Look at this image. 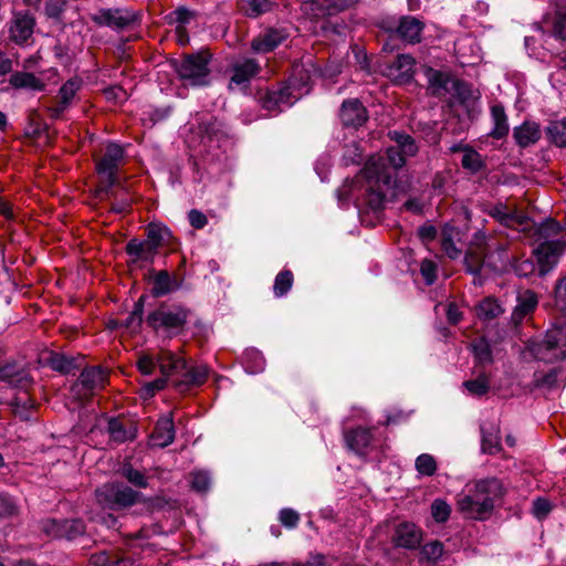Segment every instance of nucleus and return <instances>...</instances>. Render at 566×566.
Listing matches in <instances>:
<instances>
[{"label":"nucleus","mask_w":566,"mask_h":566,"mask_svg":"<svg viewBox=\"0 0 566 566\" xmlns=\"http://www.w3.org/2000/svg\"><path fill=\"white\" fill-rule=\"evenodd\" d=\"M532 238L537 244L533 250L538 272L542 276L551 272L559 262L566 248V231L556 220L548 218L533 224Z\"/></svg>","instance_id":"obj_1"},{"label":"nucleus","mask_w":566,"mask_h":566,"mask_svg":"<svg viewBox=\"0 0 566 566\" xmlns=\"http://www.w3.org/2000/svg\"><path fill=\"white\" fill-rule=\"evenodd\" d=\"M503 494L502 482L496 478L480 480L467 494H460L458 510L467 518L483 521L493 509L495 499Z\"/></svg>","instance_id":"obj_2"},{"label":"nucleus","mask_w":566,"mask_h":566,"mask_svg":"<svg viewBox=\"0 0 566 566\" xmlns=\"http://www.w3.org/2000/svg\"><path fill=\"white\" fill-rule=\"evenodd\" d=\"M366 180L361 203L377 213L385 208L388 195L394 186V176L381 158H369L363 169Z\"/></svg>","instance_id":"obj_3"},{"label":"nucleus","mask_w":566,"mask_h":566,"mask_svg":"<svg viewBox=\"0 0 566 566\" xmlns=\"http://www.w3.org/2000/svg\"><path fill=\"white\" fill-rule=\"evenodd\" d=\"M124 159V149L120 145L111 143L106 147L104 156L97 161L96 169L102 177V184L97 188V197L102 200L117 199L119 192L114 187L120 186L117 171Z\"/></svg>","instance_id":"obj_4"},{"label":"nucleus","mask_w":566,"mask_h":566,"mask_svg":"<svg viewBox=\"0 0 566 566\" xmlns=\"http://www.w3.org/2000/svg\"><path fill=\"white\" fill-rule=\"evenodd\" d=\"M191 314V311L180 304L161 303L146 317L147 325L155 332L163 331L168 336L179 335Z\"/></svg>","instance_id":"obj_5"},{"label":"nucleus","mask_w":566,"mask_h":566,"mask_svg":"<svg viewBox=\"0 0 566 566\" xmlns=\"http://www.w3.org/2000/svg\"><path fill=\"white\" fill-rule=\"evenodd\" d=\"M211 54L206 51L185 55L172 62L181 81L191 86H206L210 83L209 62Z\"/></svg>","instance_id":"obj_6"},{"label":"nucleus","mask_w":566,"mask_h":566,"mask_svg":"<svg viewBox=\"0 0 566 566\" xmlns=\"http://www.w3.org/2000/svg\"><path fill=\"white\" fill-rule=\"evenodd\" d=\"M96 500L105 509L120 510L140 502L142 493L122 482H112L96 490Z\"/></svg>","instance_id":"obj_7"},{"label":"nucleus","mask_w":566,"mask_h":566,"mask_svg":"<svg viewBox=\"0 0 566 566\" xmlns=\"http://www.w3.org/2000/svg\"><path fill=\"white\" fill-rule=\"evenodd\" d=\"M533 354L545 363L566 358V325L549 329L544 339L534 345Z\"/></svg>","instance_id":"obj_8"},{"label":"nucleus","mask_w":566,"mask_h":566,"mask_svg":"<svg viewBox=\"0 0 566 566\" xmlns=\"http://www.w3.org/2000/svg\"><path fill=\"white\" fill-rule=\"evenodd\" d=\"M391 139L395 145L387 148L386 156H371L370 158H381L385 160L386 167L395 177V170L401 168L406 164V158L415 156L418 146L415 139L407 134L394 132Z\"/></svg>","instance_id":"obj_9"},{"label":"nucleus","mask_w":566,"mask_h":566,"mask_svg":"<svg viewBox=\"0 0 566 566\" xmlns=\"http://www.w3.org/2000/svg\"><path fill=\"white\" fill-rule=\"evenodd\" d=\"M90 19L97 27H107L116 31L133 25L138 14L127 8H99L90 14Z\"/></svg>","instance_id":"obj_10"},{"label":"nucleus","mask_w":566,"mask_h":566,"mask_svg":"<svg viewBox=\"0 0 566 566\" xmlns=\"http://www.w3.org/2000/svg\"><path fill=\"white\" fill-rule=\"evenodd\" d=\"M358 0H307L302 11L313 19H326L352 8Z\"/></svg>","instance_id":"obj_11"},{"label":"nucleus","mask_w":566,"mask_h":566,"mask_svg":"<svg viewBox=\"0 0 566 566\" xmlns=\"http://www.w3.org/2000/svg\"><path fill=\"white\" fill-rule=\"evenodd\" d=\"M35 27L34 17L27 11L14 12L12 19L7 24L8 39L18 44H29L32 39Z\"/></svg>","instance_id":"obj_12"},{"label":"nucleus","mask_w":566,"mask_h":566,"mask_svg":"<svg viewBox=\"0 0 566 566\" xmlns=\"http://www.w3.org/2000/svg\"><path fill=\"white\" fill-rule=\"evenodd\" d=\"M42 530L49 536L72 541L85 533V524L78 518L63 521L46 520L42 523Z\"/></svg>","instance_id":"obj_13"},{"label":"nucleus","mask_w":566,"mask_h":566,"mask_svg":"<svg viewBox=\"0 0 566 566\" xmlns=\"http://www.w3.org/2000/svg\"><path fill=\"white\" fill-rule=\"evenodd\" d=\"M83 81L78 76L67 80L59 90L56 95V105L48 107L52 119H60L63 113L69 109L77 92L81 90Z\"/></svg>","instance_id":"obj_14"},{"label":"nucleus","mask_w":566,"mask_h":566,"mask_svg":"<svg viewBox=\"0 0 566 566\" xmlns=\"http://www.w3.org/2000/svg\"><path fill=\"white\" fill-rule=\"evenodd\" d=\"M294 81L290 80L289 83L279 90L269 91L261 97L262 107L270 112H282L284 107L292 106L298 98L293 92Z\"/></svg>","instance_id":"obj_15"},{"label":"nucleus","mask_w":566,"mask_h":566,"mask_svg":"<svg viewBox=\"0 0 566 566\" xmlns=\"http://www.w3.org/2000/svg\"><path fill=\"white\" fill-rule=\"evenodd\" d=\"M339 119L344 127L358 128L368 119V113L357 98L345 99L339 108Z\"/></svg>","instance_id":"obj_16"},{"label":"nucleus","mask_w":566,"mask_h":566,"mask_svg":"<svg viewBox=\"0 0 566 566\" xmlns=\"http://www.w3.org/2000/svg\"><path fill=\"white\" fill-rule=\"evenodd\" d=\"M392 541L398 547L416 549L422 541V532L413 523H400L395 530Z\"/></svg>","instance_id":"obj_17"},{"label":"nucleus","mask_w":566,"mask_h":566,"mask_svg":"<svg viewBox=\"0 0 566 566\" xmlns=\"http://www.w3.org/2000/svg\"><path fill=\"white\" fill-rule=\"evenodd\" d=\"M106 431L109 440L116 444L133 441L137 436L135 423L115 417L108 419Z\"/></svg>","instance_id":"obj_18"},{"label":"nucleus","mask_w":566,"mask_h":566,"mask_svg":"<svg viewBox=\"0 0 566 566\" xmlns=\"http://www.w3.org/2000/svg\"><path fill=\"white\" fill-rule=\"evenodd\" d=\"M175 424L172 415H166L157 420L155 429L150 434V443L154 447L165 448L171 444L175 440Z\"/></svg>","instance_id":"obj_19"},{"label":"nucleus","mask_w":566,"mask_h":566,"mask_svg":"<svg viewBox=\"0 0 566 566\" xmlns=\"http://www.w3.org/2000/svg\"><path fill=\"white\" fill-rule=\"evenodd\" d=\"M287 34L281 29H268L251 42V49L254 53H268L277 48Z\"/></svg>","instance_id":"obj_20"},{"label":"nucleus","mask_w":566,"mask_h":566,"mask_svg":"<svg viewBox=\"0 0 566 566\" xmlns=\"http://www.w3.org/2000/svg\"><path fill=\"white\" fill-rule=\"evenodd\" d=\"M0 381L9 382L19 388H27L32 378L28 370L15 361L7 363L0 366Z\"/></svg>","instance_id":"obj_21"},{"label":"nucleus","mask_w":566,"mask_h":566,"mask_svg":"<svg viewBox=\"0 0 566 566\" xmlns=\"http://www.w3.org/2000/svg\"><path fill=\"white\" fill-rule=\"evenodd\" d=\"M125 251L128 254V256L130 258V262L134 264L153 263L155 260V256L158 253V250H156L146 240L140 241L135 238L127 242Z\"/></svg>","instance_id":"obj_22"},{"label":"nucleus","mask_w":566,"mask_h":566,"mask_svg":"<svg viewBox=\"0 0 566 566\" xmlns=\"http://www.w3.org/2000/svg\"><path fill=\"white\" fill-rule=\"evenodd\" d=\"M416 60L409 54H399L395 61L388 65L387 75L396 82H408L415 71Z\"/></svg>","instance_id":"obj_23"},{"label":"nucleus","mask_w":566,"mask_h":566,"mask_svg":"<svg viewBox=\"0 0 566 566\" xmlns=\"http://www.w3.org/2000/svg\"><path fill=\"white\" fill-rule=\"evenodd\" d=\"M424 22L416 17H401L397 27L398 35L406 42L416 44L421 41Z\"/></svg>","instance_id":"obj_24"},{"label":"nucleus","mask_w":566,"mask_h":566,"mask_svg":"<svg viewBox=\"0 0 566 566\" xmlns=\"http://www.w3.org/2000/svg\"><path fill=\"white\" fill-rule=\"evenodd\" d=\"M537 303V296L533 291L526 290L520 293L517 296V304L511 316L512 323L515 326L520 325L523 319L536 308Z\"/></svg>","instance_id":"obj_25"},{"label":"nucleus","mask_w":566,"mask_h":566,"mask_svg":"<svg viewBox=\"0 0 566 566\" xmlns=\"http://www.w3.org/2000/svg\"><path fill=\"white\" fill-rule=\"evenodd\" d=\"M260 71V65L253 59H245L241 62H237L232 65V76L230 80V86L247 85L252 77H254Z\"/></svg>","instance_id":"obj_26"},{"label":"nucleus","mask_w":566,"mask_h":566,"mask_svg":"<svg viewBox=\"0 0 566 566\" xmlns=\"http://www.w3.org/2000/svg\"><path fill=\"white\" fill-rule=\"evenodd\" d=\"M107 381V375L101 366L84 368L78 377V382L87 391L103 389Z\"/></svg>","instance_id":"obj_27"},{"label":"nucleus","mask_w":566,"mask_h":566,"mask_svg":"<svg viewBox=\"0 0 566 566\" xmlns=\"http://www.w3.org/2000/svg\"><path fill=\"white\" fill-rule=\"evenodd\" d=\"M481 449L482 452L495 454L501 451L500 428L495 423L481 426Z\"/></svg>","instance_id":"obj_28"},{"label":"nucleus","mask_w":566,"mask_h":566,"mask_svg":"<svg viewBox=\"0 0 566 566\" xmlns=\"http://www.w3.org/2000/svg\"><path fill=\"white\" fill-rule=\"evenodd\" d=\"M371 438L370 430L360 427L345 433L346 446L359 455L366 454Z\"/></svg>","instance_id":"obj_29"},{"label":"nucleus","mask_w":566,"mask_h":566,"mask_svg":"<svg viewBox=\"0 0 566 566\" xmlns=\"http://www.w3.org/2000/svg\"><path fill=\"white\" fill-rule=\"evenodd\" d=\"M513 137L518 146L528 147L539 139V126L534 122H525L514 128Z\"/></svg>","instance_id":"obj_30"},{"label":"nucleus","mask_w":566,"mask_h":566,"mask_svg":"<svg viewBox=\"0 0 566 566\" xmlns=\"http://www.w3.org/2000/svg\"><path fill=\"white\" fill-rule=\"evenodd\" d=\"M9 84L14 88H24L34 92H42L45 88V83L33 73L29 72H15L11 74Z\"/></svg>","instance_id":"obj_31"},{"label":"nucleus","mask_w":566,"mask_h":566,"mask_svg":"<svg viewBox=\"0 0 566 566\" xmlns=\"http://www.w3.org/2000/svg\"><path fill=\"white\" fill-rule=\"evenodd\" d=\"M485 255L486 252H483L482 250H475L474 248H469L465 253L464 265L467 271L474 275L475 284H482L480 274L485 265Z\"/></svg>","instance_id":"obj_32"},{"label":"nucleus","mask_w":566,"mask_h":566,"mask_svg":"<svg viewBox=\"0 0 566 566\" xmlns=\"http://www.w3.org/2000/svg\"><path fill=\"white\" fill-rule=\"evenodd\" d=\"M208 377V367L206 365H189L181 371V380L176 384L178 388L182 386H199Z\"/></svg>","instance_id":"obj_33"},{"label":"nucleus","mask_w":566,"mask_h":566,"mask_svg":"<svg viewBox=\"0 0 566 566\" xmlns=\"http://www.w3.org/2000/svg\"><path fill=\"white\" fill-rule=\"evenodd\" d=\"M180 287V283L176 277L171 276L167 271H159L154 277V286L151 293L154 296H164Z\"/></svg>","instance_id":"obj_34"},{"label":"nucleus","mask_w":566,"mask_h":566,"mask_svg":"<svg viewBox=\"0 0 566 566\" xmlns=\"http://www.w3.org/2000/svg\"><path fill=\"white\" fill-rule=\"evenodd\" d=\"M491 116L493 120V128L489 135L496 139L503 138L509 133L507 117L504 107L501 105H493L491 107Z\"/></svg>","instance_id":"obj_35"},{"label":"nucleus","mask_w":566,"mask_h":566,"mask_svg":"<svg viewBox=\"0 0 566 566\" xmlns=\"http://www.w3.org/2000/svg\"><path fill=\"white\" fill-rule=\"evenodd\" d=\"M476 316L484 322H490L503 313L502 306L495 298L486 297L476 305Z\"/></svg>","instance_id":"obj_36"},{"label":"nucleus","mask_w":566,"mask_h":566,"mask_svg":"<svg viewBox=\"0 0 566 566\" xmlns=\"http://www.w3.org/2000/svg\"><path fill=\"white\" fill-rule=\"evenodd\" d=\"M424 75L428 82V90L431 91V94L439 95L443 91H447V85L450 78L446 73L432 67H427Z\"/></svg>","instance_id":"obj_37"},{"label":"nucleus","mask_w":566,"mask_h":566,"mask_svg":"<svg viewBox=\"0 0 566 566\" xmlns=\"http://www.w3.org/2000/svg\"><path fill=\"white\" fill-rule=\"evenodd\" d=\"M157 363L159 365L160 373L164 376H169L172 374H179L181 376V371L187 369V361L184 358L172 354L163 356L157 360Z\"/></svg>","instance_id":"obj_38"},{"label":"nucleus","mask_w":566,"mask_h":566,"mask_svg":"<svg viewBox=\"0 0 566 566\" xmlns=\"http://www.w3.org/2000/svg\"><path fill=\"white\" fill-rule=\"evenodd\" d=\"M171 237L170 230L158 223H150L147 228L146 241L158 250Z\"/></svg>","instance_id":"obj_39"},{"label":"nucleus","mask_w":566,"mask_h":566,"mask_svg":"<svg viewBox=\"0 0 566 566\" xmlns=\"http://www.w3.org/2000/svg\"><path fill=\"white\" fill-rule=\"evenodd\" d=\"M119 474L136 488L146 489L148 486V478L129 462L120 467Z\"/></svg>","instance_id":"obj_40"},{"label":"nucleus","mask_w":566,"mask_h":566,"mask_svg":"<svg viewBox=\"0 0 566 566\" xmlns=\"http://www.w3.org/2000/svg\"><path fill=\"white\" fill-rule=\"evenodd\" d=\"M549 140L557 147H566V118L551 122L546 127Z\"/></svg>","instance_id":"obj_41"},{"label":"nucleus","mask_w":566,"mask_h":566,"mask_svg":"<svg viewBox=\"0 0 566 566\" xmlns=\"http://www.w3.org/2000/svg\"><path fill=\"white\" fill-rule=\"evenodd\" d=\"M294 282L293 273L290 270H283L277 273L273 284V293L276 297H282L289 293Z\"/></svg>","instance_id":"obj_42"},{"label":"nucleus","mask_w":566,"mask_h":566,"mask_svg":"<svg viewBox=\"0 0 566 566\" xmlns=\"http://www.w3.org/2000/svg\"><path fill=\"white\" fill-rule=\"evenodd\" d=\"M146 300V295H142L138 301L135 303L132 313L125 319L124 325L126 328L137 332L142 327L143 323V313H144V303Z\"/></svg>","instance_id":"obj_43"},{"label":"nucleus","mask_w":566,"mask_h":566,"mask_svg":"<svg viewBox=\"0 0 566 566\" xmlns=\"http://www.w3.org/2000/svg\"><path fill=\"white\" fill-rule=\"evenodd\" d=\"M50 366L52 369L64 374H69L78 367L76 358L62 354H53L50 358Z\"/></svg>","instance_id":"obj_44"},{"label":"nucleus","mask_w":566,"mask_h":566,"mask_svg":"<svg viewBox=\"0 0 566 566\" xmlns=\"http://www.w3.org/2000/svg\"><path fill=\"white\" fill-rule=\"evenodd\" d=\"M415 468L421 475L432 476L437 472V461L433 455L429 453H422L417 457L415 461Z\"/></svg>","instance_id":"obj_45"},{"label":"nucleus","mask_w":566,"mask_h":566,"mask_svg":"<svg viewBox=\"0 0 566 566\" xmlns=\"http://www.w3.org/2000/svg\"><path fill=\"white\" fill-rule=\"evenodd\" d=\"M463 387L473 396L481 397L488 394L490 389V380L485 374H481L475 379L463 382Z\"/></svg>","instance_id":"obj_46"},{"label":"nucleus","mask_w":566,"mask_h":566,"mask_svg":"<svg viewBox=\"0 0 566 566\" xmlns=\"http://www.w3.org/2000/svg\"><path fill=\"white\" fill-rule=\"evenodd\" d=\"M92 563L95 566H128L129 560L119 558L116 554L101 552L92 556Z\"/></svg>","instance_id":"obj_47"},{"label":"nucleus","mask_w":566,"mask_h":566,"mask_svg":"<svg viewBox=\"0 0 566 566\" xmlns=\"http://www.w3.org/2000/svg\"><path fill=\"white\" fill-rule=\"evenodd\" d=\"M461 165L472 174L479 172L484 167L481 155L471 148L467 149L463 154Z\"/></svg>","instance_id":"obj_48"},{"label":"nucleus","mask_w":566,"mask_h":566,"mask_svg":"<svg viewBox=\"0 0 566 566\" xmlns=\"http://www.w3.org/2000/svg\"><path fill=\"white\" fill-rule=\"evenodd\" d=\"M241 6L250 17H258L271 10L270 0H241Z\"/></svg>","instance_id":"obj_49"},{"label":"nucleus","mask_w":566,"mask_h":566,"mask_svg":"<svg viewBox=\"0 0 566 566\" xmlns=\"http://www.w3.org/2000/svg\"><path fill=\"white\" fill-rule=\"evenodd\" d=\"M211 486V475L208 471L198 470L191 473V488L198 493H206Z\"/></svg>","instance_id":"obj_50"},{"label":"nucleus","mask_w":566,"mask_h":566,"mask_svg":"<svg viewBox=\"0 0 566 566\" xmlns=\"http://www.w3.org/2000/svg\"><path fill=\"white\" fill-rule=\"evenodd\" d=\"M363 159V151L356 142H350L344 146L343 163L345 166L358 165Z\"/></svg>","instance_id":"obj_51"},{"label":"nucleus","mask_w":566,"mask_h":566,"mask_svg":"<svg viewBox=\"0 0 566 566\" xmlns=\"http://www.w3.org/2000/svg\"><path fill=\"white\" fill-rule=\"evenodd\" d=\"M243 358L247 364V369L251 374L259 373L264 368V359L262 354L256 349H248L243 354Z\"/></svg>","instance_id":"obj_52"},{"label":"nucleus","mask_w":566,"mask_h":566,"mask_svg":"<svg viewBox=\"0 0 566 566\" xmlns=\"http://www.w3.org/2000/svg\"><path fill=\"white\" fill-rule=\"evenodd\" d=\"M474 357L481 364L492 363V352L489 343L484 338H480L472 344Z\"/></svg>","instance_id":"obj_53"},{"label":"nucleus","mask_w":566,"mask_h":566,"mask_svg":"<svg viewBox=\"0 0 566 566\" xmlns=\"http://www.w3.org/2000/svg\"><path fill=\"white\" fill-rule=\"evenodd\" d=\"M451 513L450 505L440 499H437L431 504V515L437 523H444L448 521Z\"/></svg>","instance_id":"obj_54"},{"label":"nucleus","mask_w":566,"mask_h":566,"mask_svg":"<svg viewBox=\"0 0 566 566\" xmlns=\"http://www.w3.org/2000/svg\"><path fill=\"white\" fill-rule=\"evenodd\" d=\"M441 248L446 255H448L450 259H458L461 255V249H459L452 238V233L444 229L442 232V239H441Z\"/></svg>","instance_id":"obj_55"},{"label":"nucleus","mask_w":566,"mask_h":566,"mask_svg":"<svg viewBox=\"0 0 566 566\" xmlns=\"http://www.w3.org/2000/svg\"><path fill=\"white\" fill-rule=\"evenodd\" d=\"M222 123L212 116H209L206 119H201L199 123L200 132L208 137H218V135L222 132Z\"/></svg>","instance_id":"obj_56"},{"label":"nucleus","mask_w":566,"mask_h":566,"mask_svg":"<svg viewBox=\"0 0 566 566\" xmlns=\"http://www.w3.org/2000/svg\"><path fill=\"white\" fill-rule=\"evenodd\" d=\"M421 555L429 562L438 560L443 554V544L439 541L427 543L421 547Z\"/></svg>","instance_id":"obj_57"},{"label":"nucleus","mask_w":566,"mask_h":566,"mask_svg":"<svg viewBox=\"0 0 566 566\" xmlns=\"http://www.w3.org/2000/svg\"><path fill=\"white\" fill-rule=\"evenodd\" d=\"M67 4V0H45L44 13L48 18L60 19Z\"/></svg>","instance_id":"obj_58"},{"label":"nucleus","mask_w":566,"mask_h":566,"mask_svg":"<svg viewBox=\"0 0 566 566\" xmlns=\"http://www.w3.org/2000/svg\"><path fill=\"white\" fill-rule=\"evenodd\" d=\"M18 513V506L13 499L7 494L0 493V517H11Z\"/></svg>","instance_id":"obj_59"},{"label":"nucleus","mask_w":566,"mask_h":566,"mask_svg":"<svg viewBox=\"0 0 566 566\" xmlns=\"http://www.w3.org/2000/svg\"><path fill=\"white\" fill-rule=\"evenodd\" d=\"M454 94L461 103H468L474 98L473 91L469 84L462 81H455L453 83Z\"/></svg>","instance_id":"obj_60"},{"label":"nucleus","mask_w":566,"mask_h":566,"mask_svg":"<svg viewBox=\"0 0 566 566\" xmlns=\"http://www.w3.org/2000/svg\"><path fill=\"white\" fill-rule=\"evenodd\" d=\"M279 520L283 526L294 528L300 522V515L292 509H283L280 512Z\"/></svg>","instance_id":"obj_61"},{"label":"nucleus","mask_w":566,"mask_h":566,"mask_svg":"<svg viewBox=\"0 0 566 566\" xmlns=\"http://www.w3.org/2000/svg\"><path fill=\"white\" fill-rule=\"evenodd\" d=\"M535 269L536 265L530 259L516 260L515 263L513 264V270L515 274L521 277H527L528 275L533 274L535 272Z\"/></svg>","instance_id":"obj_62"},{"label":"nucleus","mask_w":566,"mask_h":566,"mask_svg":"<svg viewBox=\"0 0 566 566\" xmlns=\"http://www.w3.org/2000/svg\"><path fill=\"white\" fill-rule=\"evenodd\" d=\"M552 511V505L548 500L538 497L533 502L532 513L538 520L545 518Z\"/></svg>","instance_id":"obj_63"},{"label":"nucleus","mask_w":566,"mask_h":566,"mask_svg":"<svg viewBox=\"0 0 566 566\" xmlns=\"http://www.w3.org/2000/svg\"><path fill=\"white\" fill-rule=\"evenodd\" d=\"M555 301L557 306L566 312V275L559 279L555 286Z\"/></svg>","instance_id":"obj_64"}]
</instances>
